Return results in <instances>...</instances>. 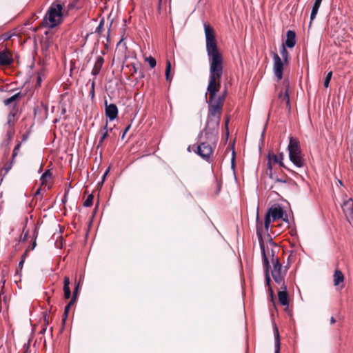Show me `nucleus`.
Masks as SVG:
<instances>
[{"mask_svg":"<svg viewBox=\"0 0 353 353\" xmlns=\"http://www.w3.org/2000/svg\"><path fill=\"white\" fill-rule=\"evenodd\" d=\"M268 168L266 174L268 175L269 178L272 180L274 179V174L272 172V158H271V154L269 153L268 155Z\"/></svg>","mask_w":353,"mask_h":353,"instance_id":"24","label":"nucleus"},{"mask_svg":"<svg viewBox=\"0 0 353 353\" xmlns=\"http://www.w3.org/2000/svg\"><path fill=\"white\" fill-rule=\"evenodd\" d=\"M271 261L273 264L272 271H276V272L282 273V264L279 261V259H271Z\"/></svg>","mask_w":353,"mask_h":353,"instance_id":"25","label":"nucleus"},{"mask_svg":"<svg viewBox=\"0 0 353 353\" xmlns=\"http://www.w3.org/2000/svg\"><path fill=\"white\" fill-rule=\"evenodd\" d=\"M26 256V253H24V254L22 255V256H21V261L19 263V265H18V266H19V268H20V270H21V269H22V268H23V263H24V261H25Z\"/></svg>","mask_w":353,"mask_h":353,"instance_id":"42","label":"nucleus"},{"mask_svg":"<svg viewBox=\"0 0 353 353\" xmlns=\"http://www.w3.org/2000/svg\"><path fill=\"white\" fill-rule=\"evenodd\" d=\"M281 219H282L284 222L289 223V219H288V214H285V216L283 215V218H281Z\"/></svg>","mask_w":353,"mask_h":353,"instance_id":"49","label":"nucleus"},{"mask_svg":"<svg viewBox=\"0 0 353 353\" xmlns=\"http://www.w3.org/2000/svg\"><path fill=\"white\" fill-rule=\"evenodd\" d=\"M38 234H39L38 228L36 226V227L34 228V233H33V236H34V241L32 242V245H30V246L28 247V248L26 250V252H25V253H26V254H27V252H28L30 250H33L35 248V247H36V245H37L36 239H37V236H38Z\"/></svg>","mask_w":353,"mask_h":353,"instance_id":"26","label":"nucleus"},{"mask_svg":"<svg viewBox=\"0 0 353 353\" xmlns=\"http://www.w3.org/2000/svg\"><path fill=\"white\" fill-rule=\"evenodd\" d=\"M333 277H334V285L335 286L339 285L341 283L343 282V281H344V276H343L342 272L338 269H336L334 271Z\"/></svg>","mask_w":353,"mask_h":353,"instance_id":"22","label":"nucleus"},{"mask_svg":"<svg viewBox=\"0 0 353 353\" xmlns=\"http://www.w3.org/2000/svg\"><path fill=\"white\" fill-rule=\"evenodd\" d=\"M20 96V92H18L8 99L4 100L3 103L5 105H8L16 101Z\"/></svg>","mask_w":353,"mask_h":353,"instance_id":"27","label":"nucleus"},{"mask_svg":"<svg viewBox=\"0 0 353 353\" xmlns=\"http://www.w3.org/2000/svg\"><path fill=\"white\" fill-rule=\"evenodd\" d=\"M283 215L284 210L280 205L275 204L272 205L268 210L265 216L264 228L265 231H268L272 221L281 219L283 218Z\"/></svg>","mask_w":353,"mask_h":353,"instance_id":"5","label":"nucleus"},{"mask_svg":"<svg viewBox=\"0 0 353 353\" xmlns=\"http://www.w3.org/2000/svg\"><path fill=\"white\" fill-rule=\"evenodd\" d=\"M290 161L299 168H303L305 165V160L302 157L301 150L299 151H293L288 152Z\"/></svg>","mask_w":353,"mask_h":353,"instance_id":"6","label":"nucleus"},{"mask_svg":"<svg viewBox=\"0 0 353 353\" xmlns=\"http://www.w3.org/2000/svg\"><path fill=\"white\" fill-rule=\"evenodd\" d=\"M296 45V32L289 30L286 32L285 46L288 48H292Z\"/></svg>","mask_w":353,"mask_h":353,"instance_id":"12","label":"nucleus"},{"mask_svg":"<svg viewBox=\"0 0 353 353\" xmlns=\"http://www.w3.org/2000/svg\"><path fill=\"white\" fill-rule=\"evenodd\" d=\"M88 83H91V90L90 92V95L91 98L93 99L94 97V85H95L94 80V79L89 80Z\"/></svg>","mask_w":353,"mask_h":353,"instance_id":"38","label":"nucleus"},{"mask_svg":"<svg viewBox=\"0 0 353 353\" xmlns=\"http://www.w3.org/2000/svg\"><path fill=\"white\" fill-rule=\"evenodd\" d=\"M280 54L283 60H281L276 52H272V54L274 61L273 72L278 81L281 80L283 78L284 64H288L289 62V53L283 43H282L280 48Z\"/></svg>","mask_w":353,"mask_h":353,"instance_id":"3","label":"nucleus"},{"mask_svg":"<svg viewBox=\"0 0 353 353\" xmlns=\"http://www.w3.org/2000/svg\"><path fill=\"white\" fill-rule=\"evenodd\" d=\"M335 322H336L335 319H334L333 316H332V317H331V319H330V323H331V324H333V323H334Z\"/></svg>","mask_w":353,"mask_h":353,"instance_id":"54","label":"nucleus"},{"mask_svg":"<svg viewBox=\"0 0 353 353\" xmlns=\"http://www.w3.org/2000/svg\"><path fill=\"white\" fill-rule=\"evenodd\" d=\"M220 188H221V185L219 183L217 184V190H216V194H218L219 191L220 190Z\"/></svg>","mask_w":353,"mask_h":353,"instance_id":"57","label":"nucleus"},{"mask_svg":"<svg viewBox=\"0 0 353 353\" xmlns=\"http://www.w3.org/2000/svg\"><path fill=\"white\" fill-rule=\"evenodd\" d=\"M106 176H107V175L103 174V178H102V180H101V183H103V182H104V181H105V179Z\"/></svg>","mask_w":353,"mask_h":353,"instance_id":"58","label":"nucleus"},{"mask_svg":"<svg viewBox=\"0 0 353 353\" xmlns=\"http://www.w3.org/2000/svg\"><path fill=\"white\" fill-rule=\"evenodd\" d=\"M112 23V21H111V23L110 24V26H109V28H108V34H107V41H109L110 32V28H111Z\"/></svg>","mask_w":353,"mask_h":353,"instance_id":"50","label":"nucleus"},{"mask_svg":"<svg viewBox=\"0 0 353 353\" xmlns=\"http://www.w3.org/2000/svg\"><path fill=\"white\" fill-rule=\"evenodd\" d=\"M339 184L343 185L342 181L339 180Z\"/></svg>","mask_w":353,"mask_h":353,"instance_id":"64","label":"nucleus"},{"mask_svg":"<svg viewBox=\"0 0 353 353\" xmlns=\"http://www.w3.org/2000/svg\"><path fill=\"white\" fill-rule=\"evenodd\" d=\"M52 175L50 171L48 170H46L44 172V173L41 175V181H42V183H43L45 182V180L47 179V178H49Z\"/></svg>","mask_w":353,"mask_h":353,"instance_id":"37","label":"nucleus"},{"mask_svg":"<svg viewBox=\"0 0 353 353\" xmlns=\"http://www.w3.org/2000/svg\"><path fill=\"white\" fill-rule=\"evenodd\" d=\"M343 211L348 220H353V199L350 198L343 202Z\"/></svg>","mask_w":353,"mask_h":353,"instance_id":"10","label":"nucleus"},{"mask_svg":"<svg viewBox=\"0 0 353 353\" xmlns=\"http://www.w3.org/2000/svg\"><path fill=\"white\" fill-rule=\"evenodd\" d=\"M259 224H260L261 227H262L263 222H262V221H259V216L257 215L256 216V234H257L258 239H259V245H260V250H261V256H262V260H263V268H264V270H265V285L268 286V291L270 292V296L273 299L274 292H273V290L270 285V282H271V279H270V265L269 259H268L266 251L265 250V245H264V242L263 241L262 234L260 232L259 228Z\"/></svg>","mask_w":353,"mask_h":353,"instance_id":"2","label":"nucleus"},{"mask_svg":"<svg viewBox=\"0 0 353 353\" xmlns=\"http://www.w3.org/2000/svg\"><path fill=\"white\" fill-rule=\"evenodd\" d=\"M76 299L75 297H73L71 299V300L69 301V303L67 304L70 307H72V305H74V303H75L76 301Z\"/></svg>","mask_w":353,"mask_h":353,"instance_id":"46","label":"nucleus"},{"mask_svg":"<svg viewBox=\"0 0 353 353\" xmlns=\"http://www.w3.org/2000/svg\"><path fill=\"white\" fill-rule=\"evenodd\" d=\"M282 97H283V94H282V92H281V93L279 94V98H281Z\"/></svg>","mask_w":353,"mask_h":353,"instance_id":"61","label":"nucleus"},{"mask_svg":"<svg viewBox=\"0 0 353 353\" xmlns=\"http://www.w3.org/2000/svg\"><path fill=\"white\" fill-rule=\"evenodd\" d=\"M28 232H26L25 233V234H24V236H23V239H22V241H25L26 240V239H27V237H28Z\"/></svg>","mask_w":353,"mask_h":353,"instance_id":"53","label":"nucleus"},{"mask_svg":"<svg viewBox=\"0 0 353 353\" xmlns=\"http://www.w3.org/2000/svg\"><path fill=\"white\" fill-rule=\"evenodd\" d=\"M265 128H264L263 131L262 132V134H261V138H263V137H264V134H265Z\"/></svg>","mask_w":353,"mask_h":353,"instance_id":"60","label":"nucleus"},{"mask_svg":"<svg viewBox=\"0 0 353 353\" xmlns=\"http://www.w3.org/2000/svg\"><path fill=\"white\" fill-rule=\"evenodd\" d=\"M234 143H235L234 140H233L232 142H230L229 145L228 146L227 150L225 152V154H227L229 150H231V152H232L231 168L232 169L234 172V169H235V159H236V152L234 150Z\"/></svg>","mask_w":353,"mask_h":353,"instance_id":"16","label":"nucleus"},{"mask_svg":"<svg viewBox=\"0 0 353 353\" xmlns=\"http://www.w3.org/2000/svg\"><path fill=\"white\" fill-rule=\"evenodd\" d=\"M24 347H26L27 349L29 348V342L27 344L24 345ZM27 352H28V350H26V351L24 353H27Z\"/></svg>","mask_w":353,"mask_h":353,"instance_id":"55","label":"nucleus"},{"mask_svg":"<svg viewBox=\"0 0 353 353\" xmlns=\"http://www.w3.org/2000/svg\"><path fill=\"white\" fill-rule=\"evenodd\" d=\"M301 150L300 142L299 139L292 136L289 137V144L288 145V152L293 151H299Z\"/></svg>","mask_w":353,"mask_h":353,"instance_id":"13","label":"nucleus"},{"mask_svg":"<svg viewBox=\"0 0 353 353\" xmlns=\"http://www.w3.org/2000/svg\"><path fill=\"white\" fill-rule=\"evenodd\" d=\"M16 155H17L16 150H14L13 153H12V159H14ZM12 161H13V160H12Z\"/></svg>","mask_w":353,"mask_h":353,"instance_id":"56","label":"nucleus"},{"mask_svg":"<svg viewBox=\"0 0 353 353\" xmlns=\"http://www.w3.org/2000/svg\"><path fill=\"white\" fill-rule=\"evenodd\" d=\"M196 148L197 154L203 159H209L212 152V147L207 143H201Z\"/></svg>","mask_w":353,"mask_h":353,"instance_id":"7","label":"nucleus"},{"mask_svg":"<svg viewBox=\"0 0 353 353\" xmlns=\"http://www.w3.org/2000/svg\"><path fill=\"white\" fill-rule=\"evenodd\" d=\"M79 284H77L73 292V297L77 298L78 290H79Z\"/></svg>","mask_w":353,"mask_h":353,"instance_id":"45","label":"nucleus"},{"mask_svg":"<svg viewBox=\"0 0 353 353\" xmlns=\"http://www.w3.org/2000/svg\"><path fill=\"white\" fill-rule=\"evenodd\" d=\"M283 85L285 86V92L283 94V100L285 101L286 105L288 109H290V83L288 80L283 81Z\"/></svg>","mask_w":353,"mask_h":353,"instance_id":"18","label":"nucleus"},{"mask_svg":"<svg viewBox=\"0 0 353 353\" xmlns=\"http://www.w3.org/2000/svg\"><path fill=\"white\" fill-rule=\"evenodd\" d=\"M137 79H142L145 77V73L144 71L141 69H140L138 72Z\"/></svg>","mask_w":353,"mask_h":353,"instance_id":"39","label":"nucleus"},{"mask_svg":"<svg viewBox=\"0 0 353 353\" xmlns=\"http://www.w3.org/2000/svg\"><path fill=\"white\" fill-rule=\"evenodd\" d=\"M41 193V188H39V189H37V190L34 193V196H37V195H39Z\"/></svg>","mask_w":353,"mask_h":353,"instance_id":"52","label":"nucleus"},{"mask_svg":"<svg viewBox=\"0 0 353 353\" xmlns=\"http://www.w3.org/2000/svg\"><path fill=\"white\" fill-rule=\"evenodd\" d=\"M101 131L102 134L98 143L97 148L102 146L103 141L108 136V122H106L105 125L101 128Z\"/></svg>","mask_w":353,"mask_h":353,"instance_id":"23","label":"nucleus"},{"mask_svg":"<svg viewBox=\"0 0 353 353\" xmlns=\"http://www.w3.org/2000/svg\"><path fill=\"white\" fill-rule=\"evenodd\" d=\"M40 81H41V78H40V77H39V78H38V80H37V83H39V82H40Z\"/></svg>","mask_w":353,"mask_h":353,"instance_id":"63","label":"nucleus"},{"mask_svg":"<svg viewBox=\"0 0 353 353\" xmlns=\"http://www.w3.org/2000/svg\"><path fill=\"white\" fill-rule=\"evenodd\" d=\"M322 1L323 0H315L313 3L312 8V11L318 12L320 6L322 3Z\"/></svg>","mask_w":353,"mask_h":353,"instance_id":"33","label":"nucleus"},{"mask_svg":"<svg viewBox=\"0 0 353 353\" xmlns=\"http://www.w3.org/2000/svg\"><path fill=\"white\" fill-rule=\"evenodd\" d=\"M70 309V307L68 305H66L65 306L64 312H63V317H62V323L63 325L65 324V321L67 320Z\"/></svg>","mask_w":353,"mask_h":353,"instance_id":"34","label":"nucleus"},{"mask_svg":"<svg viewBox=\"0 0 353 353\" xmlns=\"http://www.w3.org/2000/svg\"><path fill=\"white\" fill-rule=\"evenodd\" d=\"M62 9L61 4H52L42 20L43 26L53 28L59 24L62 18Z\"/></svg>","mask_w":353,"mask_h":353,"instance_id":"4","label":"nucleus"},{"mask_svg":"<svg viewBox=\"0 0 353 353\" xmlns=\"http://www.w3.org/2000/svg\"><path fill=\"white\" fill-rule=\"evenodd\" d=\"M332 72H329L327 74H326V77L324 79V83H323V85L325 88H328L329 87V85H330V80L332 79Z\"/></svg>","mask_w":353,"mask_h":353,"instance_id":"30","label":"nucleus"},{"mask_svg":"<svg viewBox=\"0 0 353 353\" xmlns=\"http://www.w3.org/2000/svg\"><path fill=\"white\" fill-rule=\"evenodd\" d=\"M269 245L271 246L270 248H269L268 245H267L266 248L265 247V250L266 251V254L268 256V258L270 256L271 259H276V257H275L276 250L273 247L276 248V245L272 241V239H270L269 241Z\"/></svg>","mask_w":353,"mask_h":353,"instance_id":"19","label":"nucleus"},{"mask_svg":"<svg viewBox=\"0 0 353 353\" xmlns=\"http://www.w3.org/2000/svg\"><path fill=\"white\" fill-rule=\"evenodd\" d=\"M274 353H280V336L278 328L276 326L274 327Z\"/></svg>","mask_w":353,"mask_h":353,"instance_id":"20","label":"nucleus"},{"mask_svg":"<svg viewBox=\"0 0 353 353\" xmlns=\"http://www.w3.org/2000/svg\"><path fill=\"white\" fill-rule=\"evenodd\" d=\"M104 22H105L104 19L103 18L101 19L100 20L99 24L98 25V26L97 27V28L95 30V32L99 35L101 34V32L103 30Z\"/></svg>","mask_w":353,"mask_h":353,"instance_id":"29","label":"nucleus"},{"mask_svg":"<svg viewBox=\"0 0 353 353\" xmlns=\"http://www.w3.org/2000/svg\"><path fill=\"white\" fill-rule=\"evenodd\" d=\"M19 146V145H17L14 148V150H18Z\"/></svg>","mask_w":353,"mask_h":353,"instance_id":"62","label":"nucleus"},{"mask_svg":"<svg viewBox=\"0 0 353 353\" xmlns=\"http://www.w3.org/2000/svg\"><path fill=\"white\" fill-rule=\"evenodd\" d=\"M105 116L109 118L110 121H113L115 119L119 113L117 106L114 104H108V101H105Z\"/></svg>","mask_w":353,"mask_h":353,"instance_id":"8","label":"nucleus"},{"mask_svg":"<svg viewBox=\"0 0 353 353\" xmlns=\"http://www.w3.org/2000/svg\"><path fill=\"white\" fill-rule=\"evenodd\" d=\"M275 183H286L287 180L285 179H281L277 177L276 176H274V179H273Z\"/></svg>","mask_w":353,"mask_h":353,"instance_id":"41","label":"nucleus"},{"mask_svg":"<svg viewBox=\"0 0 353 353\" xmlns=\"http://www.w3.org/2000/svg\"><path fill=\"white\" fill-rule=\"evenodd\" d=\"M13 63L11 52L6 48L0 51V65H10Z\"/></svg>","mask_w":353,"mask_h":353,"instance_id":"9","label":"nucleus"},{"mask_svg":"<svg viewBox=\"0 0 353 353\" xmlns=\"http://www.w3.org/2000/svg\"><path fill=\"white\" fill-rule=\"evenodd\" d=\"M104 59L101 56H97L94 67L92 68L91 74L93 76H97L99 74L101 69L103 66Z\"/></svg>","mask_w":353,"mask_h":353,"instance_id":"14","label":"nucleus"},{"mask_svg":"<svg viewBox=\"0 0 353 353\" xmlns=\"http://www.w3.org/2000/svg\"><path fill=\"white\" fill-rule=\"evenodd\" d=\"M94 196L90 194L88 196L85 201L83 202V206L85 208L90 207L93 203Z\"/></svg>","mask_w":353,"mask_h":353,"instance_id":"28","label":"nucleus"},{"mask_svg":"<svg viewBox=\"0 0 353 353\" xmlns=\"http://www.w3.org/2000/svg\"><path fill=\"white\" fill-rule=\"evenodd\" d=\"M109 170H110V167L106 170V171L105 172L104 174L107 175L108 173L109 172Z\"/></svg>","mask_w":353,"mask_h":353,"instance_id":"59","label":"nucleus"},{"mask_svg":"<svg viewBox=\"0 0 353 353\" xmlns=\"http://www.w3.org/2000/svg\"><path fill=\"white\" fill-rule=\"evenodd\" d=\"M225 95H226V91H225V90H224V91L222 92V98H221V100H222V104L223 103V101H224V100H225Z\"/></svg>","mask_w":353,"mask_h":353,"instance_id":"51","label":"nucleus"},{"mask_svg":"<svg viewBox=\"0 0 353 353\" xmlns=\"http://www.w3.org/2000/svg\"><path fill=\"white\" fill-rule=\"evenodd\" d=\"M132 68H133V73H134V74H137L139 70L141 69L139 67H137L135 65H133Z\"/></svg>","mask_w":353,"mask_h":353,"instance_id":"48","label":"nucleus"},{"mask_svg":"<svg viewBox=\"0 0 353 353\" xmlns=\"http://www.w3.org/2000/svg\"><path fill=\"white\" fill-rule=\"evenodd\" d=\"M130 127H131V125H128L125 128V129L124 130V132H123V134H122V139H123V138H124V137H125V134H126V133H127V132L130 130Z\"/></svg>","mask_w":353,"mask_h":353,"instance_id":"47","label":"nucleus"},{"mask_svg":"<svg viewBox=\"0 0 353 353\" xmlns=\"http://www.w3.org/2000/svg\"><path fill=\"white\" fill-rule=\"evenodd\" d=\"M45 321L46 322L45 327H43L41 330V331L39 332V334H44L46 332V329H47V325L48 324V321L46 319V316L45 317Z\"/></svg>","mask_w":353,"mask_h":353,"instance_id":"43","label":"nucleus"},{"mask_svg":"<svg viewBox=\"0 0 353 353\" xmlns=\"http://www.w3.org/2000/svg\"><path fill=\"white\" fill-rule=\"evenodd\" d=\"M206 50L210 59V79L205 94L208 104L209 113L205 128V135L209 140H212L219 134V125L221 116V96H216L219 89L216 88V78H221V53L218 50L215 34L210 24H203Z\"/></svg>","mask_w":353,"mask_h":353,"instance_id":"1","label":"nucleus"},{"mask_svg":"<svg viewBox=\"0 0 353 353\" xmlns=\"http://www.w3.org/2000/svg\"><path fill=\"white\" fill-rule=\"evenodd\" d=\"M272 161H273L275 163H278L280 167L283 168L284 169L290 171V170L283 163V152H281L279 154V156H277L276 154H271Z\"/></svg>","mask_w":353,"mask_h":353,"instance_id":"17","label":"nucleus"},{"mask_svg":"<svg viewBox=\"0 0 353 353\" xmlns=\"http://www.w3.org/2000/svg\"><path fill=\"white\" fill-rule=\"evenodd\" d=\"M288 267H285V271L283 273L276 272V271H272V276L275 283L277 284H281V286H283V284H285L284 282V276L285 274V271L287 270Z\"/></svg>","mask_w":353,"mask_h":353,"instance_id":"15","label":"nucleus"},{"mask_svg":"<svg viewBox=\"0 0 353 353\" xmlns=\"http://www.w3.org/2000/svg\"><path fill=\"white\" fill-rule=\"evenodd\" d=\"M70 279L68 276L64 277L63 281V292H64V296L65 299H70L71 296V291L70 289Z\"/></svg>","mask_w":353,"mask_h":353,"instance_id":"21","label":"nucleus"},{"mask_svg":"<svg viewBox=\"0 0 353 353\" xmlns=\"http://www.w3.org/2000/svg\"><path fill=\"white\" fill-rule=\"evenodd\" d=\"M171 70V63L170 61L166 62V68H165V79L167 81H170V73Z\"/></svg>","mask_w":353,"mask_h":353,"instance_id":"31","label":"nucleus"},{"mask_svg":"<svg viewBox=\"0 0 353 353\" xmlns=\"http://www.w3.org/2000/svg\"><path fill=\"white\" fill-rule=\"evenodd\" d=\"M228 123H229V119H226V121H225V129H226V133H225V142L228 141V136H229Z\"/></svg>","mask_w":353,"mask_h":353,"instance_id":"40","label":"nucleus"},{"mask_svg":"<svg viewBox=\"0 0 353 353\" xmlns=\"http://www.w3.org/2000/svg\"><path fill=\"white\" fill-rule=\"evenodd\" d=\"M15 115H16V112H14V111H11L8 114V121H7V123L8 125H11L13 123V119H14Z\"/></svg>","mask_w":353,"mask_h":353,"instance_id":"35","label":"nucleus"},{"mask_svg":"<svg viewBox=\"0 0 353 353\" xmlns=\"http://www.w3.org/2000/svg\"><path fill=\"white\" fill-rule=\"evenodd\" d=\"M12 163H13L12 161L10 163H6L4 165V167L3 168V169L0 171L1 172H2L3 170L5 171L3 176L7 174V173L10 170V169L12 168Z\"/></svg>","mask_w":353,"mask_h":353,"instance_id":"36","label":"nucleus"},{"mask_svg":"<svg viewBox=\"0 0 353 353\" xmlns=\"http://www.w3.org/2000/svg\"><path fill=\"white\" fill-rule=\"evenodd\" d=\"M278 298L281 305L288 307L289 296L285 284H283V286H281V290L279 291Z\"/></svg>","mask_w":353,"mask_h":353,"instance_id":"11","label":"nucleus"},{"mask_svg":"<svg viewBox=\"0 0 353 353\" xmlns=\"http://www.w3.org/2000/svg\"><path fill=\"white\" fill-rule=\"evenodd\" d=\"M145 61L148 63L151 68H154L156 66V59L152 57H149L145 59Z\"/></svg>","mask_w":353,"mask_h":353,"instance_id":"32","label":"nucleus"},{"mask_svg":"<svg viewBox=\"0 0 353 353\" xmlns=\"http://www.w3.org/2000/svg\"><path fill=\"white\" fill-rule=\"evenodd\" d=\"M318 12H316L314 11H312L311 10V13H310V23L312 22V21H313L316 17V14H317Z\"/></svg>","mask_w":353,"mask_h":353,"instance_id":"44","label":"nucleus"}]
</instances>
